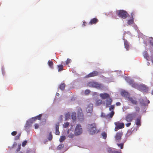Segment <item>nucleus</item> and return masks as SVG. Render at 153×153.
I'll list each match as a JSON object with an SVG mask.
<instances>
[{
  "instance_id": "obj_44",
  "label": "nucleus",
  "mask_w": 153,
  "mask_h": 153,
  "mask_svg": "<svg viewBox=\"0 0 153 153\" xmlns=\"http://www.w3.org/2000/svg\"><path fill=\"white\" fill-rule=\"evenodd\" d=\"M17 133V132L16 131H13L11 133V134L13 136H15L16 135Z\"/></svg>"
},
{
  "instance_id": "obj_55",
  "label": "nucleus",
  "mask_w": 153,
  "mask_h": 153,
  "mask_svg": "<svg viewBox=\"0 0 153 153\" xmlns=\"http://www.w3.org/2000/svg\"><path fill=\"white\" fill-rule=\"evenodd\" d=\"M27 124L26 125V127H28Z\"/></svg>"
},
{
  "instance_id": "obj_11",
  "label": "nucleus",
  "mask_w": 153,
  "mask_h": 153,
  "mask_svg": "<svg viewBox=\"0 0 153 153\" xmlns=\"http://www.w3.org/2000/svg\"><path fill=\"white\" fill-rule=\"evenodd\" d=\"M86 110L88 113H91L93 111V104H89L87 107Z\"/></svg>"
},
{
  "instance_id": "obj_14",
  "label": "nucleus",
  "mask_w": 153,
  "mask_h": 153,
  "mask_svg": "<svg viewBox=\"0 0 153 153\" xmlns=\"http://www.w3.org/2000/svg\"><path fill=\"white\" fill-rule=\"evenodd\" d=\"M59 123H57L56 124V132L55 134L56 135H59V134L60 132L59 131Z\"/></svg>"
},
{
  "instance_id": "obj_23",
  "label": "nucleus",
  "mask_w": 153,
  "mask_h": 153,
  "mask_svg": "<svg viewBox=\"0 0 153 153\" xmlns=\"http://www.w3.org/2000/svg\"><path fill=\"white\" fill-rule=\"evenodd\" d=\"M48 64L51 68H53V62L52 61L49 60L48 62Z\"/></svg>"
},
{
  "instance_id": "obj_49",
  "label": "nucleus",
  "mask_w": 153,
  "mask_h": 153,
  "mask_svg": "<svg viewBox=\"0 0 153 153\" xmlns=\"http://www.w3.org/2000/svg\"><path fill=\"white\" fill-rule=\"evenodd\" d=\"M116 105L117 106H120L121 105V103L120 102H116Z\"/></svg>"
},
{
  "instance_id": "obj_35",
  "label": "nucleus",
  "mask_w": 153,
  "mask_h": 153,
  "mask_svg": "<svg viewBox=\"0 0 153 153\" xmlns=\"http://www.w3.org/2000/svg\"><path fill=\"white\" fill-rule=\"evenodd\" d=\"M53 137V136L51 134V132H50L49 133V136L48 138V139L49 140H52Z\"/></svg>"
},
{
  "instance_id": "obj_40",
  "label": "nucleus",
  "mask_w": 153,
  "mask_h": 153,
  "mask_svg": "<svg viewBox=\"0 0 153 153\" xmlns=\"http://www.w3.org/2000/svg\"><path fill=\"white\" fill-rule=\"evenodd\" d=\"M71 61V59H67L66 61V63L67 65H68Z\"/></svg>"
},
{
  "instance_id": "obj_32",
  "label": "nucleus",
  "mask_w": 153,
  "mask_h": 153,
  "mask_svg": "<svg viewBox=\"0 0 153 153\" xmlns=\"http://www.w3.org/2000/svg\"><path fill=\"white\" fill-rule=\"evenodd\" d=\"M21 135V133H19L17 135H16L15 137V140H17L19 139L20 138Z\"/></svg>"
},
{
  "instance_id": "obj_16",
  "label": "nucleus",
  "mask_w": 153,
  "mask_h": 153,
  "mask_svg": "<svg viewBox=\"0 0 153 153\" xmlns=\"http://www.w3.org/2000/svg\"><path fill=\"white\" fill-rule=\"evenodd\" d=\"M136 124L138 126H141L140 117H139L137 118Z\"/></svg>"
},
{
  "instance_id": "obj_38",
  "label": "nucleus",
  "mask_w": 153,
  "mask_h": 153,
  "mask_svg": "<svg viewBox=\"0 0 153 153\" xmlns=\"http://www.w3.org/2000/svg\"><path fill=\"white\" fill-rule=\"evenodd\" d=\"M140 88L142 90H144L146 88V87L145 85H141L140 86Z\"/></svg>"
},
{
  "instance_id": "obj_6",
  "label": "nucleus",
  "mask_w": 153,
  "mask_h": 153,
  "mask_svg": "<svg viewBox=\"0 0 153 153\" xmlns=\"http://www.w3.org/2000/svg\"><path fill=\"white\" fill-rule=\"evenodd\" d=\"M82 132V129L81 126L79 124L77 125L75 130L74 134L76 136L79 135L81 134Z\"/></svg>"
},
{
  "instance_id": "obj_48",
  "label": "nucleus",
  "mask_w": 153,
  "mask_h": 153,
  "mask_svg": "<svg viewBox=\"0 0 153 153\" xmlns=\"http://www.w3.org/2000/svg\"><path fill=\"white\" fill-rule=\"evenodd\" d=\"M135 108L137 111H139L140 110V108L138 107H136Z\"/></svg>"
},
{
  "instance_id": "obj_2",
  "label": "nucleus",
  "mask_w": 153,
  "mask_h": 153,
  "mask_svg": "<svg viewBox=\"0 0 153 153\" xmlns=\"http://www.w3.org/2000/svg\"><path fill=\"white\" fill-rule=\"evenodd\" d=\"M88 127L90 133L92 134H94L97 132L96 126L95 123L88 124Z\"/></svg>"
},
{
  "instance_id": "obj_24",
  "label": "nucleus",
  "mask_w": 153,
  "mask_h": 153,
  "mask_svg": "<svg viewBox=\"0 0 153 153\" xmlns=\"http://www.w3.org/2000/svg\"><path fill=\"white\" fill-rule=\"evenodd\" d=\"M122 95L124 97H126L128 95V93L127 92L123 91L121 92Z\"/></svg>"
},
{
  "instance_id": "obj_30",
  "label": "nucleus",
  "mask_w": 153,
  "mask_h": 153,
  "mask_svg": "<svg viewBox=\"0 0 153 153\" xmlns=\"http://www.w3.org/2000/svg\"><path fill=\"white\" fill-rule=\"evenodd\" d=\"M79 111L80 112V113H78V117L79 118H80L79 117V116H80L81 117H83V114H82V110H81V109H80V111Z\"/></svg>"
},
{
  "instance_id": "obj_27",
  "label": "nucleus",
  "mask_w": 153,
  "mask_h": 153,
  "mask_svg": "<svg viewBox=\"0 0 153 153\" xmlns=\"http://www.w3.org/2000/svg\"><path fill=\"white\" fill-rule=\"evenodd\" d=\"M109 110L110 111H114V109L115 105H111V106H109Z\"/></svg>"
},
{
  "instance_id": "obj_25",
  "label": "nucleus",
  "mask_w": 153,
  "mask_h": 153,
  "mask_svg": "<svg viewBox=\"0 0 153 153\" xmlns=\"http://www.w3.org/2000/svg\"><path fill=\"white\" fill-rule=\"evenodd\" d=\"M64 146V145L63 144H60L57 147V150H60L63 148Z\"/></svg>"
},
{
  "instance_id": "obj_46",
  "label": "nucleus",
  "mask_w": 153,
  "mask_h": 153,
  "mask_svg": "<svg viewBox=\"0 0 153 153\" xmlns=\"http://www.w3.org/2000/svg\"><path fill=\"white\" fill-rule=\"evenodd\" d=\"M35 129H37L39 127V125L38 124L36 123L34 125Z\"/></svg>"
},
{
  "instance_id": "obj_50",
  "label": "nucleus",
  "mask_w": 153,
  "mask_h": 153,
  "mask_svg": "<svg viewBox=\"0 0 153 153\" xmlns=\"http://www.w3.org/2000/svg\"><path fill=\"white\" fill-rule=\"evenodd\" d=\"M86 24L87 23L86 22H85V21L83 22L82 24V26H86Z\"/></svg>"
},
{
  "instance_id": "obj_53",
  "label": "nucleus",
  "mask_w": 153,
  "mask_h": 153,
  "mask_svg": "<svg viewBox=\"0 0 153 153\" xmlns=\"http://www.w3.org/2000/svg\"><path fill=\"white\" fill-rule=\"evenodd\" d=\"M19 150H20V148H19L18 149H17L16 150V151H17V152H18V151H19Z\"/></svg>"
},
{
  "instance_id": "obj_7",
  "label": "nucleus",
  "mask_w": 153,
  "mask_h": 153,
  "mask_svg": "<svg viewBox=\"0 0 153 153\" xmlns=\"http://www.w3.org/2000/svg\"><path fill=\"white\" fill-rule=\"evenodd\" d=\"M123 134V133L122 131L117 132L114 137L116 140L118 142H120Z\"/></svg>"
},
{
  "instance_id": "obj_3",
  "label": "nucleus",
  "mask_w": 153,
  "mask_h": 153,
  "mask_svg": "<svg viewBox=\"0 0 153 153\" xmlns=\"http://www.w3.org/2000/svg\"><path fill=\"white\" fill-rule=\"evenodd\" d=\"M114 124L115 126L114 131H115L124 128L125 124L123 123H120L119 122H115L114 123Z\"/></svg>"
},
{
  "instance_id": "obj_5",
  "label": "nucleus",
  "mask_w": 153,
  "mask_h": 153,
  "mask_svg": "<svg viewBox=\"0 0 153 153\" xmlns=\"http://www.w3.org/2000/svg\"><path fill=\"white\" fill-rule=\"evenodd\" d=\"M127 14V13L126 11L123 10H120L117 13V15L118 16L123 19L126 18Z\"/></svg>"
},
{
  "instance_id": "obj_54",
  "label": "nucleus",
  "mask_w": 153,
  "mask_h": 153,
  "mask_svg": "<svg viewBox=\"0 0 153 153\" xmlns=\"http://www.w3.org/2000/svg\"><path fill=\"white\" fill-rule=\"evenodd\" d=\"M151 94H152L153 95V90L152 91Z\"/></svg>"
},
{
  "instance_id": "obj_39",
  "label": "nucleus",
  "mask_w": 153,
  "mask_h": 153,
  "mask_svg": "<svg viewBox=\"0 0 153 153\" xmlns=\"http://www.w3.org/2000/svg\"><path fill=\"white\" fill-rule=\"evenodd\" d=\"M107 150L108 152L109 153H111V152H112L111 150V149L109 147H108L107 149Z\"/></svg>"
},
{
  "instance_id": "obj_12",
  "label": "nucleus",
  "mask_w": 153,
  "mask_h": 153,
  "mask_svg": "<svg viewBox=\"0 0 153 153\" xmlns=\"http://www.w3.org/2000/svg\"><path fill=\"white\" fill-rule=\"evenodd\" d=\"M98 21L99 20L97 19L94 18L91 20L90 22L89 23V24L90 25L96 24Z\"/></svg>"
},
{
  "instance_id": "obj_29",
  "label": "nucleus",
  "mask_w": 153,
  "mask_h": 153,
  "mask_svg": "<svg viewBox=\"0 0 153 153\" xmlns=\"http://www.w3.org/2000/svg\"><path fill=\"white\" fill-rule=\"evenodd\" d=\"M72 118L74 120H76V114L75 113H73L71 116Z\"/></svg>"
},
{
  "instance_id": "obj_28",
  "label": "nucleus",
  "mask_w": 153,
  "mask_h": 153,
  "mask_svg": "<svg viewBox=\"0 0 153 153\" xmlns=\"http://www.w3.org/2000/svg\"><path fill=\"white\" fill-rule=\"evenodd\" d=\"M58 71H59L63 70V65H61L58 66Z\"/></svg>"
},
{
  "instance_id": "obj_52",
  "label": "nucleus",
  "mask_w": 153,
  "mask_h": 153,
  "mask_svg": "<svg viewBox=\"0 0 153 153\" xmlns=\"http://www.w3.org/2000/svg\"><path fill=\"white\" fill-rule=\"evenodd\" d=\"M133 14H134V13H131V16L132 18H133Z\"/></svg>"
},
{
  "instance_id": "obj_22",
  "label": "nucleus",
  "mask_w": 153,
  "mask_h": 153,
  "mask_svg": "<svg viewBox=\"0 0 153 153\" xmlns=\"http://www.w3.org/2000/svg\"><path fill=\"white\" fill-rule=\"evenodd\" d=\"M42 116V114H39V115L37 116L36 117L32 118V119L34 121H35L37 119L39 120H40Z\"/></svg>"
},
{
  "instance_id": "obj_33",
  "label": "nucleus",
  "mask_w": 153,
  "mask_h": 153,
  "mask_svg": "<svg viewBox=\"0 0 153 153\" xmlns=\"http://www.w3.org/2000/svg\"><path fill=\"white\" fill-rule=\"evenodd\" d=\"M134 22V21L133 19H130L128 21V24L129 25H130L133 24Z\"/></svg>"
},
{
  "instance_id": "obj_15",
  "label": "nucleus",
  "mask_w": 153,
  "mask_h": 153,
  "mask_svg": "<svg viewBox=\"0 0 153 153\" xmlns=\"http://www.w3.org/2000/svg\"><path fill=\"white\" fill-rule=\"evenodd\" d=\"M128 100L131 102L134 105L137 104V101L136 100L134 99L131 97H128Z\"/></svg>"
},
{
  "instance_id": "obj_1",
  "label": "nucleus",
  "mask_w": 153,
  "mask_h": 153,
  "mask_svg": "<svg viewBox=\"0 0 153 153\" xmlns=\"http://www.w3.org/2000/svg\"><path fill=\"white\" fill-rule=\"evenodd\" d=\"M87 85L89 87L95 88L99 89H102L103 88V86L102 84L93 81L88 82Z\"/></svg>"
},
{
  "instance_id": "obj_45",
  "label": "nucleus",
  "mask_w": 153,
  "mask_h": 153,
  "mask_svg": "<svg viewBox=\"0 0 153 153\" xmlns=\"http://www.w3.org/2000/svg\"><path fill=\"white\" fill-rule=\"evenodd\" d=\"M128 123H126V126L127 127H129L131 125V122H128Z\"/></svg>"
},
{
  "instance_id": "obj_43",
  "label": "nucleus",
  "mask_w": 153,
  "mask_h": 153,
  "mask_svg": "<svg viewBox=\"0 0 153 153\" xmlns=\"http://www.w3.org/2000/svg\"><path fill=\"white\" fill-rule=\"evenodd\" d=\"M74 136V134H69L68 136V137L69 138H72Z\"/></svg>"
},
{
  "instance_id": "obj_57",
  "label": "nucleus",
  "mask_w": 153,
  "mask_h": 153,
  "mask_svg": "<svg viewBox=\"0 0 153 153\" xmlns=\"http://www.w3.org/2000/svg\"><path fill=\"white\" fill-rule=\"evenodd\" d=\"M69 130H68V133H69Z\"/></svg>"
},
{
  "instance_id": "obj_18",
  "label": "nucleus",
  "mask_w": 153,
  "mask_h": 153,
  "mask_svg": "<svg viewBox=\"0 0 153 153\" xmlns=\"http://www.w3.org/2000/svg\"><path fill=\"white\" fill-rule=\"evenodd\" d=\"M65 84L64 83H61L59 86V88L61 90L63 91L65 89Z\"/></svg>"
},
{
  "instance_id": "obj_56",
  "label": "nucleus",
  "mask_w": 153,
  "mask_h": 153,
  "mask_svg": "<svg viewBox=\"0 0 153 153\" xmlns=\"http://www.w3.org/2000/svg\"><path fill=\"white\" fill-rule=\"evenodd\" d=\"M19 153H23L22 152H20Z\"/></svg>"
},
{
  "instance_id": "obj_26",
  "label": "nucleus",
  "mask_w": 153,
  "mask_h": 153,
  "mask_svg": "<svg viewBox=\"0 0 153 153\" xmlns=\"http://www.w3.org/2000/svg\"><path fill=\"white\" fill-rule=\"evenodd\" d=\"M66 138L65 136H61L59 140V141L60 142H62Z\"/></svg>"
},
{
  "instance_id": "obj_31",
  "label": "nucleus",
  "mask_w": 153,
  "mask_h": 153,
  "mask_svg": "<svg viewBox=\"0 0 153 153\" xmlns=\"http://www.w3.org/2000/svg\"><path fill=\"white\" fill-rule=\"evenodd\" d=\"M69 125V123L68 122H66L63 125V127L64 128H66L68 127Z\"/></svg>"
},
{
  "instance_id": "obj_51",
  "label": "nucleus",
  "mask_w": 153,
  "mask_h": 153,
  "mask_svg": "<svg viewBox=\"0 0 153 153\" xmlns=\"http://www.w3.org/2000/svg\"><path fill=\"white\" fill-rule=\"evenodd\" d=\"M56 95L58 97H59V93H56Z\"/></svg>"
},
{
  "instance_id": "obj_13",
  "label": "nucleus",
  "mask_w": 153,
  "mask_h": 153,
  "mask_svg": "<svg viewBox=\"0 0 153 153\" xmlns=\"http://www.w3.org/2000/svg\"><path fill=\"white\" fill-rule=\"evenodd\" d=\"M112 102V100L111 98L109 97V98L107 99L106 101V107H109L111 105Z\"/></svg>"
},
{
  "instance_id": "obj_47",
  "label": "nucleus",
  "mask_w": 153,
  "mask_h": 153,
  "mask_svg": "<svg viewBox=\"0 0 153 153\" xmlns=\"http://www.w3.org/2000/svg\"><path fill=\"white\" fill-rule=\"evenodd\" d=\"M111 153H121V151L120 150V152L117 151H113Z\"/></svg>"
},
{
  "instance_id": "obj_9",
  "label": "nucleus",
  "mask_w": 153,
  "mask_h": 153,
  "mask_svg": "<svg viewBox=\"0 0 153 153\" xmlns=\"http://www.w3.org/2000/svg\"><path fill=\"white\" fill-rule=\"evenodd\" d=\"M99 73L97 71H94L87 75L85 77L87 78L97 76L98 75Z\"/></svg>"
},
{
  "instance_id": "obj_21",
  "label": "nucleus",
  "mask_w": 153,
  "mask_h": 153,
  "mask_svg": "<svg viewBox=\"0 0 153 153\" xmlns=\"http://www.w3.org/2000/svg\"><path fill=\"white\" fill-rule=\"evenodd\" d=\"M114 114V111H111V112L108 114L107 116L110 118H112Z\"/></svg>"
},
{
  "instance_id": "obj_34",
  "label": "nucleus",
  "mask_w": 153,
  "mask_h": 153,
  "mask_svg": "<svg viewBox=\"0 0 153 153\" xmlns=\"http://www.w3.org/2000/svg\"><path fill=\"white\" fill-rule=\"evenodd\" d=\"M117 146L119 147H120V149H123V144L122 143H120V144H117Z\"/></svg>"
},
{
  "instance_id": "obj_19",
  "label": "nucleus",
  "mask_w": 153,
  "mask_h": 153,
  "mask_svg": "<svg viewBox=\"0 0 153 153\" xmlns=\"http://www.w3.org/2000/svg\"><path fill=\"white\" fill-rule=\"evenodd\" d=\"M102 103V101L100 99L97 100L95 103V105L97 106H99Z\"/></svg>"
},
{
  "instance_id": "obj_42",
  "label": "nucleus",
  "mask_w": 153,
  "mask_h": 153,
  "mask_svg": "<svg viewBox=\"0 0 153 153\" xmlns=\"http://www.w3.org/2000/svg\"><path fill=\"white\" fill-rule=\"evenodd\" d=\"M149 43L150 45L153 46V39L152 38L150 40Z\"/></svg>"
},
{
  "instance_id": "obj_41",
  "label": "nucleus",
  "mask_w": 153,
  "mask_h": 153,
  "mask_svg": "<svg viewBox=\"0 0 153 153\" xmlns=\"http://www.w3.org/2000/svg\"><path fill=\"white\" fill-rule=\"evenodd\" d=\"M27 140H25L22 143V146H25L27 144Z\"/></svg>"
},
{
  "instance_id": "obj_4",
  "label": "nucleus",
  "mask_w": 153,
  "mask_h": 153,
  "mask_svg": "<svg viewBox=\"0 0 153 153\" xmlns=\"http://www.w3.org/2000/svg\"><path fill=\"white\" fill-rule=\"evenodd\" d=\"M135 113L128 114L125 117V120L127 122H131L136 116Z\"/></svg>"
},
{
  "instance_id": "obj_17",
  "label": "nucleus",
  "mask_w": 153,
  "mask_h": 153,
  "mask_svg": "<svg viewBox=\"0 0 153 153\" xmlns=\"http://www.w3.org/2000/svg\"><path fill=\"white\" fill-rule=\"evenodd\" d=\"M143 56L147 60H148V59H149V56L147 51H145L143 52Z\"/></svg>"
},
{
  "instance_id": "obj_10",
  "label": "nucleus",
  "mask_w": 153,
  "mask_h": 153,
  "mask_svg": "<svg viewBox=\"0 0 153 153\" xmlns=\"http://www.w3.org/2000/svg\"><path fill=\"white\" fill-rule=\"evenodd\" d=\"M100 96L102 99L103 100L107 99L110 97L109 95L106 93L100 94Z\"/></svg>"
},
{
  "instance_id": "obj_20",
  "label": "nucleus",
  "mask_w": 153,
  "mask_h": 153,
  "mask_svg": "<svg viewBox=\"0 0 153 153\" xmlns=\"http://www.w3.org/2000/svg\"><path fill=\"white\" fill-rule=\"evenodd\" d=\"M124 45L125 48L127 50H128L129 48V46L128 42L126 41H124Z\"/></svg>"
},
{
  "instance_id": "obj_8",
  "label": "nucleus",
  "mask_w": 153,
  "mask_h": 153,
  "mask_svg": "<svg viewBox=\"0 0 153 153\" xmlns=\"http://www.w3.org/2000/svg\"><path fill=\"white\" fill-rule=\"evenodd\" d=\"M126 81L132 87L135 88L137 86V84L134 82L133 80L129 78H126Z\"/></svg>"
},
{
  "instance_id": "obj_37",
  "label": "nucleus",
  "mask_w": 153,
  "mask_h": 153,
  "mask_svg": "<svg viewBox=\"0 0 153 153\" xmlns=\"http://www.w3.org/2000/svg\"><path fill=\"white\" fill-rule=\"evenodd\" d=\"M90 92L91 91L90 90L87 89L85 90V95H87L88 94L90 93Z\"/></svg>"
},
{
  "instance_id": "obj_36",
  "label": "nucleus",
  "mask_w": 153,
  "mask_h": 153,
  "mask_svg": "<svg viewBox=\"0 0 153 153\" xmlns=\"http://www.w3.org/2000/svg\"><path fill=\"white\" fill-rule=\"evenodd\" d=\"M102 136L103 138L104 139H105L107 137V134H106L105 132H103L102 133Z\"/></svg>"
}]
</instances>
